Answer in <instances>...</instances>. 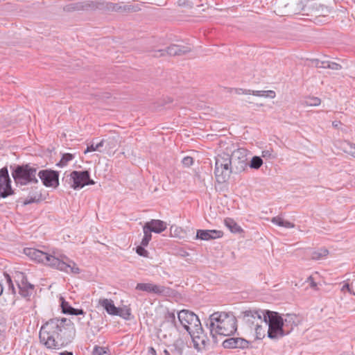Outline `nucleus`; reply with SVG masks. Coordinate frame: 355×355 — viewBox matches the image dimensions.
<instances>
[{
	"mask_svg": "<svg viewBox=\"0 0 355 355\" xmlns=\"http://www.w3.org/2000/svg\"><path fill=\"white\" fill-rule=\"evenodd\" d=\"M76 336L73 323L67 318H53L45 322L40 328V343L47 349H55L71 343Z\"/></svg>",
	"mask_w": 355,
	"mask_h": 355,
	"instance_id": "f257e3e1",
	"label": "nucleus"
},
{
	"mask_svg": "<svg viewBox=\"0 0 355 355\" xmlns=\"http://www.w3.org/2000/svg\"><path fill=\"white\" fill-rule=\"evenodd\" d=\"M24 253L33 260L43 263L67 273L79 274L80 272V270L76 263L65 255H60L57 257L32 248H25Z\"/></svg>",
	"mask_w": 355,
	"mask_h": 355,
	"instance_id": "f03ea898",
	"label": "nucleus"
},
{
	"mask_svg": "<svg viewBox=\"0 0 355 355\" xmlns=\"http://www.w3.org/2000/svg\"><path fill=\"white\" fill-rule=\"evenodd\" d=\"M209 329L214 343H217V336H228L234 334L237 329L236 318L225 312H215L210 315L205 322Z\"/></svg>",
	"mask_w": 355,
	"mask_h": 355,
	"instance_id": "7ed1b4c3",
	"label": "nucleus"
},
{
	"mask_svg": "<svg viewBox=\"0 0 355 355\" xmlns=\"http://www.w3.org/2000/svg\"><path fill=\"white\" fill-rule=\"evenodd\" d=\"M12 176L17 185H27L37 183V168L30 164L11 166Z\"/></svg>",
	"mask_w": 355,
	"mask_h": 355,
	"instance_id": "20e7f679",
	"label": "nucleus"
},
{
	"mask_svg": "<svg viewBox=\"0 0 355 355\" xmlns=\"http://www.w3.org/2000/svg\"><path fill=\"white\" fill-rule=\"evenodd\" d=\"M263 318L268 324L267 333L270 338H278L285 335L284 320L279 313L265 310Z\"/></svg>",
	"mask_w": 355,
	"mask_h": 355,
	"instance_id": "39448f33",
	"label": "nucleus"
},
{
	"mask_svg": "<svg viewBox=\"0 0 355 355\" xmlns=\"http://www.w3.org/2000/svg\"><path fill=\"white\" fill-rule=\"evenodd\" d=\"M232 172L230 155L222 153L216 157L214 174L218 182H225Z\"/></svg>",
	"mask_w": 355,
	"mask_h": 355,
	"instance_id": "423d86ee",
	"label": "nucleus"
},
{
	"mask_svg": "<svg viewBox=\"0 0 355 355\" xmlns=\"http://www.w3.org/2000/svg\"><path fill=\"white\" fill-rule=\"evenodd\" d=\"M178 318L182 325L188 333L193 331L194 329H200L201 325L200 321L194 313L188 310H182L178 314Z\"/></svg>",
	"mask_w": 355,
	"mask_h": 355,
	"instance_id": "0eeeda50",
	"label": "nucleus"
},
{
	"mask_svg": "<svg viewBox=\"0 0 355 355\" xmlns=\"http://www.w3.org/2000/svg\"><path fill=\"white\" fill-rule=\"evenodd\" d=\"M265 310L250 309L241 312L239 318L241 319L243 322L250 329L254 326H257L259 322H263Z\"/></svg>",
	"mask_w": 355,
	"mask_h": 355,
	"instance_id": "6e6552de",
	"label": "nucleus"
},
{
	"mask_svg": "<svg viewBox=\"0 0 355 355\" xmlns=\"http://www.w3.org/2000/svg\"><path fill=\"white\" fill-rule=\"evenodd\" d=\"M230 157L233 173H239L245 171L248 166L247 150L245 149L237 148L232 153Z\"/></svg>",
	"mask_w": 355,
	"mask_h": 355,
	"instance_id": "1a4fd4ad",
	"label": "nucleus"
},
{
	"mask_svg": "<svg viewBox=\"0 0 355 355\" xmlns=\"http://www.w3.org/2000/svg\"><path fill=\"white\" fill-rule=\"evenodd\" d=\"M69 180L72 182L71 187L77 189L84 187L85 185H93L94 181L90 178L88 171H73L69 175Z\"/></svg>",
	"mask_w": 355,
	"mask_h": 355,
	"instance_id": "9d476101",
	"label": "nucleus"
},
{
	"mask_svg": "<svg viewBox=\"0 0 355 355\" xmlns=\"http://www.w3.org/2000/svg\"><path fill=\"white\" fill-rule=\"evenodd\" d=\"M191 51L189 46L171 44L166 49H158L152 51V55L154 57H162L166 55L175 56L183 55Z\"/></svg>",
	"mask_w": 355,
	"mask_h": 355,
	"instance_id": "9b49d317",
	"label": "nucleus"
},
{
	"mask_svg": "<svg viewBox=\"0 0 355 355\" xmlns=\"http://www.w3.org/2000/svg\"><path fill=\"white\" fill-rule=\"evenodd\" d=\"M37 175L46 187L56 188L59 185V173L55 171L41 170Z\"/></svg>",
	"mask_w": 355,
	"mask_h": 355,
	"instance_id": "f8f14e48",
	"label": "nucleus"
},
{
	"mask_svg": "<svg viewBox=\"0 0 355 355\" xmlns=\"http://www.w3.org/2000/svg\"><path fill=\"white\" fill-rule=\"evenodd\" d=\"M193 343L194 347L200 351L205 349L209 345V339L207 336L205 334L202 326L200 329H194L193 331H189Z\"/></svg>",
	"mask_w": 355,
	"mask_h": 355,
	"instance_id": "ddd939ff",
	"label": "nucleus"
},
{
	"mask_svg": "<svg viewBox=\"0 0 355 355\" xmlns=\"http://www.w3.org/2000/svg\"><path fill=\"white\" fill-rule=\"evenodd\" d=\"M136 289L162 296H167L170 293L169 288L151 283H139L136 286Z\"/></svg>",
	"mask_w": 355,
	"mask_h": 355,
	"instance_id": "4468645a",
	"label": "nucleus"
},
{
	"mask_svg": "<svg viewBox=\"0 0 355 355\" xmlns=\"http://www.w3.org/2000/svg\"><path fill=\"white\" fill-rule=\"evenodd\" d=\"M7 167L0 169V197L5 198L13 193Z\"/></svg>",
	"mask_w": 355,
	"mask_h": 355,
	"instance_id": "2eb2a0df",
	"label": "nucleus"
},
{
	"mask_svg": "<svg viewBox=\"0 0 355 355\" xmlns=\"http://www.w3.org/2000/svg\"><path fill=\"white\" fill-rule=\"evenodd\" d=\"M249 346V342L242 338H229L223 342V347L225 349H244Z\"/></svg>",
	"mask_w": 355,
	"mask_h": 355,
	"instance_id": "dca6fc26",
	"label": "nucleus"
},
{
	"mask_svg": "<svg viewBox=\"0 0 355 355\" xmlns=\"http://www.w3.org/2000/svg\"><path fill=\"white\" fill-rule=\"evenodd\" d=\"M311 64L317 68L330 69L332 70H340L342 69L341 65L336 62L328 60H320L319 59L312 60Z\"/></svg>",
	"mask_w": 355,
	"mask_h": 355,
	"instance_id": "f3484780",
	"label": "nucleus"
},
{
	"mask_svg": "<svg viewBox=\"0 0 355 355\" xmlns=\"http://www.w3.org/2000/svg\"><path fill=\"white\" fill-rule=\"evenodd\" d=\"M41 200H42L41 190L39 189L38 187H31L28 196L24 201V205H26L31 203L39 202Z\"/></svg>",
	"mask_w": 355,
	"mask_h": 355,
	"instance_id": "a211bd4d",
	"label": "nucleus"
},
{
	"mask_svg": "<svg viewBox=\"0 0 355 355\" xmlns=\"http://www.w3.org/2000/svg\"><path fill=\"white\" fill-rule=\"evenodd\" d=\"M98 306H101L109 315H114L116 313L117 307L111 299L100 298L98 300Z\"/></svg>",
	"mask_w": 355,
	"mask_h": 355,
	"instance_id": "6ab92c4d",
	"label": "nucleus"
},
{
	"mask_svg": "<svg viewBox=\"0 0 355 355\" xmlns=\"http://www.w3.org/2000/svg\"><path fill=\"white\" fill-rule=\"evenodd\" d=\"M105 150L109 155L114 154L119 144V136L114 135L103 139Z\"/></svg>",
	"mask_w": 355,
	"mask_h": 355,
	"instance_id": "aec40b11",
	"label": "nucleus"
},
{
	"mask_svg": "<svg viewBox=\"0 0 355 355\" xmlns=\"http://www.w3.org/2000/svg\"><path fill=\"white\" fill-rule=\"evenodd\" d=\"M145 225L148 226V230L155 233H161L166 228L165 222L155 219H152L150 221L146 223Z\"/></svg>",
	"mask_w": 355,
	"mask_h": 355,
	"instance_id": "412c9836",
	"label": "nucleus"
},
{
	"mask_svg": "<svg viewBox=\"0 0 355 355\" xmlns=\"http://www.w3.org/2000/svg\"><path fill=\"white\" fill-rule=\"evenodd\" d=\"M185 347V343L181 338L175 340L173 344L168 346L171 352V355H182L183 350Z\"/></svg>",
	"mask_w": 355,
	"mask_h": 355,
	"instance_id": "4be33fe9",
	"label": "nucleus"
},
{
	"mask_svg": "<svg viewBox=\"0 0 355 355\" xmlns=\"http://www.w3.org/2000/svg\"><path fill=\"white\" fill-rule=\"evenodd\" d=\"M17 288L20 295L25 298L31 297L33 294L35 290V286L29 283L28 281L24 282L23 286H17Z\"/></svg>",
	"mask_w": 355,
	"mask_h": 355,
	"instance_id": "5701e85b",
	"label": "nucleus"
},
{
	"mask_svg": "<svg viewBox=\"0 0 355 355\" xmlns=\"http://www.w3.org/2000/svg\"><path fill=\"white\" fill-rule=\"evenodd\" d=\"M97 3L92 1L73 3V10H91L97 8Z\"/></svg>",
	"mask_w": 355,
	"mask_h": 355,
	"instance_id": "b1692460",
	"label": "nucleus"
},
{
	"mask_svg": "<svg viewBox=\"0 0 355 355\" xmlns=\"http://www.w3.org/2000/svg\"><path fill=\"white\" fill-rule=\"evenodd\" d=\"M262 322V323L259 322L257 326H254V327L250 329V330H254L255 331L256 337L257 339L263 338L266 335V329L268 330V324L266 322V319L263 318Z\"/></svg>",
	"mask_w": 355,
	"mask_h": 355,
	"instance_id": "393cba45",
	"label": "nucleus"
},
{
	"mask_svg": "<svg viewBox=\"0 0 355 355\" xmlns=\"http://www.w3.org/2000/svg\"><path fill=\"white\" fill-rule=\"evenodd\" d=\"M296 315L295 314H286L284 320V333L288 334L293 329V327L296 325Z\"/></svg>",
	"mask_w": 355,
	"mask_h": 355,
	"instance_id": "a878e982",
	"label": "nucleus"
},
{
	"mask_svg": "<svg viewBox=\"0 0 355 355\" xmlns=\"http://www.w3.org/2000/svg\"><path fill=\"white\" fill-rule=\"evenodd\" d=\"M245 94H252L256 96L274 98L276 96L275 92L272 90L259 91L248 89V92H243Z\"/></svg>",
	"mask_w": 355,
	"mask_h": 355,
	"instance_id": "bb28decb",
	"label": "nucleus"
},
{
	"mask_svg": "<svg viewBox=\"0 0 355 355\" xmlns=\"http://www.w3.org/2000/svg\"><path fill=\"white\" fill-rule=\"evenodd\" d=\"M225 226L233 233H239L242 231L241 227L230 218H227L224 220Z\"/></svg>",
	"mask_w": 355,
	"mask_h": 355,
	"instance_id": "cd10ccee",
	"label": "nucleus"
},
{
	"mask_svg": "<svg viewBox=\"0 0 355 355\" xmlns=\"http://www.w3.org/2000/svg\"><path fill=\"white\" fill-rule=\"evenodd\" d=\"M114 315H118L126 320H128L130 319L131 309L128 306H124L121 308L117 307L116 313Z\"/></svg>",
	"mask_w": 355,
	"mask_h": 355,
	"instance_id": "c85d7f7f",
	"label": "nucleus"
},
{
	"mask_svg": "<svg viewBox=\"0 0 355 355\" xmlns=\"http://www.w3.org/2000/svg\"><path fill=\"white\" fill-rule=\"evenodd\" d=\"M329 254V250L326 248H320L311 252V259L313 260H320L326 257Z\"/></svg>",
	"mask_w": 355,
	"mask_h": 355,
	"instance_id": "c756f323",
	"label": "nucleus"
},
{
	"mask_svg": "<svg viewBox=\"0 0 355 355\" xmlns=\"http://www.w3.org/2000/svg\"><path fill=\"white\" fill-rule=\"evenodd\" d=\"M353 148H355V144L351 143L348 141H343L339 143V148L344 153L350 155Z\"/></svg>",
	"mask_w": 355,
	"mask_h": 355,
	"instance_id": "7c9ffc66",
	"label": "nucleus"
},
{
	"mask_svg": "<svg viewBox=\"0 0 355 355\" xmlns=\"http://www.w3.org/2000/svg\"><path fill=\"white\" fill-rule=\"evenodd\" d=\"M143 231H144V237L141 240V244L143 246H147L149 243V241L151 240V238H152L151 232H150L148 230V226L145 225L143 227Z\"/></svg>",
	"mask_w": 355,
	"mask_h": 355,
	"instance_id": "2f4dec72",
	"label": "nucleus"
},
{
	"mask_svg": "<svg viewBox=\"0 0 355 355\" xmlns=\"http://www.w3.org/2000/svg\"><path fill=\"white\" fill-rule=\"evenodd\" d=\"M320 103H321V101L319 98L309 97V98H306L302 102V104L305 106H318L320 104Z\"/></svg>",
	"mask_w": 355,
	"mask_h": 355,
	"instance_id": "473e14b6",
	"label": "nucleus"
},
{
	"mask_svg": "<svg viewBox=\"0 0 355 355\" xmlns=\"http://www.w3.org/2000/svg\"><path fill=\"white\" fill-rule=\"evenodd\" d=\"M14 279L17 286H23V283L28 281L26 275L18 271L15 272Z\"/></svg>",
	"mask_w": 355,
	"mask_h": 355,
	"instance_id": "72a5a7b5",
	"label": "nucleus"
},
{
	"mask_svg": "<svg viewBox=\"0 0 355 355\" xmlns=\"http://www.w3.org/2000/svg\"><path fill=\"white\" fill-rule=\"evenodd\" d=\"M262 164H263L262 159L259 156H254L252 158L249 166L251 168L259 169L261 166Z\"/></svg>",
	"mask_w": 355,
	"mask_h": 355,
	"instance_id": "f704fd0d",
	"label": "nucleus"
},
{
	"mask_svg": "<svg viewBox=\"0 0 355 355\" xmlns=\"http://www.w3.org/2000/svg\"><path fill=\"white\" fill-rule=\"evenodd\" d=\"M196 239L204 241L211 240L210 234L209 230H198L196 233Z\"/></svg>",
	"mask_w": 355,
	"mask_h": 355,
	"instance_id": "c9c22d12",
	"label": "nucleus"
},
{
	"mask_svg": "<svg viewBox=\"0 0 355 355\" xmlns=\"http://www.w3.org/2000/svg\"><path fill=\"white\" fill-rule=\"evenodd\" d=\"M74 158V155L71 153H64L62 155V158L60 162L58 164L59 166H64L67 164V163L72 160Z\"/></svg>",
	"mask_w": 355,
	"mask_h": 355,
	"instance_id": "e433bc0d",
	"label": "nucleus"
},
{
	"mask_svg": "<svg viewBox=\"0 0 355 355\" xmlns=\"http://www.w3.org/2000/svg\"><path fill=\"white\" fill-rule=\"evenodd\" d=\"M103 146H104V141H102V140H101L96 145H94V144H92L91 145L87 146V148L84 151V153L86 154L89 152H92V151H96V150L101 152V150H100V148L103 147Z\"/></svg>",
	"mask_w": 355,
	"mask_h": 355,
	"instance_id": "4c0bfd02",
	"label": "nucleus"
},
{
	"mask_svg": "<svg viewBox=\"0 0 355 355\" xmlns=\"http://www.w3.org/2000/svg\"><path fill=\"white\" fill-rule=\"evenodd\" d=\"M261 156L266 159H273L277 158V155L274 153L272 148L266 149L262 151Z\"/></svg>",
	"mask_w": 355,
	"mask_h": 355,
	"instance_id": "58836bf2",
	"label": "nucleus"
},
{
	"mask_svg": "<svg viewBox=\"0 0 355 355\" xmlns=\"http://www.w3.org/2000/svg\"><path fill=\"white\" fill-rule=\"evenodd\" d=\"M62 312L65 314H71L73 307L71 306L68 302L62 301L61 304Z\"/></svg>",
	"mask_w": 355,
	"mask_h": 355,
	"instance_id": "ea45409f",
	"label": "nucleus"
},
{
	"mask_svg": "<svg viewBox=\"0 0 355 355\" xmlns=\"http://www.w3.org/2000/svg\"><path fill=\"white\" fill-rule=\"evenodd\" d=\"M145 246H143L141 244V245H139L136 248V252L137 253L144 257H148V252L145 250Z\"/></svg>",
	"mask_w": 355,
	"mask_h": 355,
	"instance_id": "a19ab883",
	"label": "nucleus"
},
{
	"mask_svg": "<svg viewBox=\"0 0 355 355\" xmlns=\"http://www.w3.org/2000/svg\"><path fill=\"white\" fill-rule=\"evenodd\" d=\"M93 355H109L104 347H95L93 351Z\"/></svg>",
	"mask_w": 355,
	"mask_h": 355,
	"instance_id": "79ce46f5",
	"label": "nucleus"
},
{
	"mask_svg": "<svg viewBox=\"0 0 355 355\" xmlns=\"http://www.w3.org/2000/svg\"><path fill=\"white\" fill-rule=\"evenodd\" d=\"M6 325L5 319L0 315V340L3 338V334L6 331Z\"/></svg>",
	"mask_w": 355,
	"mask_h": 355,
	"instance_id": "37998d69",
	"label": "nucleus"
},
{
	"mask_svg": "<svg viewBox=\"0 0 355 355\" xmlns=\"http://www.w3.org/2000/svg\"><path fill=\"white\" fill-rule=\"evenodd\" d=\"M209 232L210 234L211 239H215L218 238H220L223 236V232L219 230H209Z\"/></svg>",
	"mask_w": 355,
	"mask_h": 355,
	"instance_id": "c03bdc74",
	"label": "nucleus"
},
{
	"mask_svg": "<svg viewBox=\"0 0 355 355\" xmlns=\"http://www.w3.org/2000/svg\"><path fill=\"white\" fill-rule=\"evenodd\" d=\"M182 163L184 166L189 167L193 163V159L191 157L187 156L182 159Z\"/></svg>",
	"mask_w": 355,
	"mask_h": 355,
	"instance_id": "a18cd8bd",
	"label": "nucleus"
},
{
	"mask_svg": "<svg viewBox=\"0 0 355 355\" xmlns=\"http://www.w3.org/2000/svg\"><path fill=\"white\" fill-rule=\"evenodd\" d=\"M271 222L278 226L282 227L284 219L281 216H275L271 219Z\"/></svg>",
	"mask_w": 355,
	"mask_h": 355,
	"instance_id": "49530a36",
	"label": "nucleus"
},
{
	"mask_svg": "<svg viewBox=\"0 0 355 355\" xmlns=\"http://www.w3.org/2000/svg\"><path fill=\"white\" fill-rule=\"evenodd\" d=\"M6 281H7L9 289L12 291V293L15 294V289L12 281L11 279V277L8 275H6Z\"/></svg>",
	"mask_w": 355,
	"mask_h": 355,
	"instance_id": "de8ad7c7",
	"label": "nucleus"
},
{
	"mask_svg": "<svg viewBox=\"0 0 355 355\" xmlns=\"http://www.w3.org/2000/svg\"><path fill=\"white\" fill-rule=\"evenodd\" d=\"M121 6L117 3H110L108 5V8L112 10L118 11L121 9Z\"/></svg>",
	"mask_w": 355,
	"mask_h": 355,
	"instance_id": "09e8293b",
	"label": "nucleus"
},
{
	"mask_svg": "<svg viewBox=\"0 0 355 355\" xmlns=\"http://www.w3.org/2000/svg\"><path fill=\"white\" fill-rule=\"evenodd\" d=\"M341 291H347L349 293L353 294L355 295V293L352 290L349 284H345L342 288H341Z\"/></svg>",
	"mask_w": 355,
	"mask_h": 355,
	"instance_id": "8fccbe9b",
	"label": "nucleus"
},
{
	"mask_svg": "<svg viewBox=\"0 0 355 355\" xmlns=\"http://www.w3.org/2000/svg\"><path fill=\"white\" fill-rule=\"evenodd\" d=\"M85 314V312L83 309H78L73 308L72 311L71 312L70 315H83Z\"/></svg>",
	"mask_w": 355,
	"mask_h": 355,
	"instance_id": "3c124183",
	"label": "nucleus"
},
{
	"mask_svg": "<svg viewBox=\"0 0 355 355\" xmlns=\"http://www.w3.org/2000/svg\"><path fill=\"white\" fill-rule=\"evenodd\" d=\"M282 227L286 228H293L295 227V224L288 220H284Z\"/></svg>",
	"mask_w": 355,
	"mask_h": 355,
	"instance_id": "603ef678",
	"label": "nucleus"
},
{
	"mask_svg": "<svg viewBox=\"0 0 355 355\" xmlns=\"http://www.w3.org/2000/svg\"><path fill=\"white\" fill-rule=\"evenodd\" d=\"M307 282L310 283L311 287H312V288L316 287V283L313 281V278L311 276H309L308 277Z\"/></svg>",
	"mask_w": 355,
	"mask_h": 355,
	"instance_id": "864d4df0",
	"label": "nucleus"
},
{
	"mask_svg": "<svg viewBox=\"0 0 355 355\" xmlns=\"http://www.w3.org/2000/svg\"><path fill=\"white\" fill-rule=\"evenodd\" d=\"M248 89H243L241 88L234 89L235 93L236 94H245L243 92H248Z\"/></svg>",
	"mask_w": 355,
	"mask_h": 355,
	"instance_id": "5fc2aeb1",
	"label": "nucleus"
},
{
	"mask_svg": "<svg viewBox=\"0 0 355 355\" xmlns=\"http://www.w3.org/2000/svg\"><path fill=\"white\" fill-rule=\"evenodd\" d=\"M341 124L340 121H335L332 122V125L335 128H338L339 125Z\"/></svg>",
	"mask_w": 355,
	"mask_h": 355,
	"instance_id": "6e6d98bb",
	"label": "nucleus"
},
{
	"mask_svg": "<svg viewBox=\"0 0 355 355\" xmlns=\"http://www.w3.org/2000/svg\"><path fill=\"white\" fill-rule=\"evenodd\" d=\"M168 318H170L172 321H175V316L174 313H168Z\"/></svg>",
	"mask_w": 355,
	"mask_h": 355,
	"instance_id": "4d7b16f0",
	"label": "nucleus"
},
{
	"mask_svg": "<svg viewBox=\"0 0 355 355\" xmlns=\"http://www.w3.org/2000/svg\"><path fill=\"white\" fill-rule=\"evenodd\" d=\"M148 352L152 355H156V351L153 347H150L148 349Z\"/></svg>",
	"mask_w": 355,
	"mask_h": 355,
	"instance_id": "13d9d810",
	"label": "nucleus"
},
{
	"mask_svg": "<svg viewBox=\"0 0 355 355\" xmlns=\"http://www.w3.org/2000/svg\"><path fill=\"white\" fill-rule=\"evenodd\" d=\"M60 355H73L71 352H63L60 353Z\"/></svg>",
	"mask_w": 355,
	"mask_h": 355,
	"instance_id": "bf43d9fd",
	"label": "nucleus"
},
{
	"mask_svg": "<svg viewBox=\"0 0 355 355\" xmlns=\"http://www.w3.org/2000/svg\"><path fill=\"white\" fill-rule=\"evenodd\" d=\"M68 10L69 11H74L73 10V3L71 4L69 6V9Z\"/></svg>",
	"mask_w": 355,
	"mask_h": 355,
	"instance_id": "052dcab7",
	"label": "nucleus"
}]
</instances>
